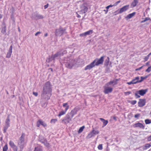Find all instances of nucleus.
Segmentation results:
<instances>
[{
    "label": "nucleus",
    "mask_w": 151,
    "mask_h": 151,
    "mask_svg": "<svg viewBox=\"0 0 151 151\" xmlns=\"http://www.w3.org/2000/svg\"><path fill=\"white\" fill-rule=\"evenodd\" d=\"M11 17L12 20L14 22H15V19L14 14H11Z\"/></svg>",
    "instance_id": "de8ad7c7"
},
{
    "label": "nucleus",
    "mask_w": 151,
    "mask_h": 151,
    "mask_svg": "<svg viewBox=\"0 0 151 151\" xmlns=\"http://www.w3.org/2000/svg\"><path fill=\"white\" fill-rule=\"evenodd\" d=\"M93 32V30H90L83 33L80 34V37H85L87 35H89L92 34Z\"/></svg>",
    "instance_id": "6ab92c4d"
},
{
    "label": "nucleus",
    "mask_w": 151,
    "mask_h": 151,
    "mask_svg": "<svg viewBox=\"0 0 151 151\" xmlns=\"http://www.w3.org/2000/svg\"><path fill=\"white\" fill-rule=\"evenodd\" d=\"M151 70V67H149L148 68L145 70V72L148 73H149Z\"/></svg>",
    "instance_id": "09e8293b"
},
{
    "label": "nucleus",
    "mask_w": 151,
    "mask_h": 151,
    "mask_svg": "<svg viewBox=\"0 0 151 151\" xmlns=\"http://www.w3.org/2000/svg\"><path fill=\"white\" fill-rule=\"evenodd\" d=\"M39 141L46 147H49V144L47 142V140L43 137L40 136L39 137Z\"/></svg>",
    "instance_id": "f8f14e48"
},
{
    "label": "nucleus",
    "mask_w": 151,
    "mask_h": 151,
    "mask_svg": "<svg viewBox=\"0 0 151 151\" xmlns=\"http://www.w3.org/2000/svg\"><path fill=\"white\" fill-rule=\"evenodd\" d=\"M55 59L54 58L52 55L51 56H49V57L47 59L46 61V62L49 63L52 61H53L54 63L55 62Z\"/></svg>",
    "instance_id": "5701e85b"
},
{
    "label": "nucleus",
    "mask_w": 151,
    "mask_h": 151,
    "mask_svg": "<svg viewBox=\"0 0 151 151\" xmlns=\"http://www.w3.org/2000/svg\"><path fill=\"white\" fill-rule=\"evenodd\" d=\"M51 96V93H50L47 92L42 91L41 95V99L46 100H48L50 98Z\"/></svg>",
    "instance_id": "0eeeda50"
},
{
    "label": "nucleus",
    "mask_w": 151,
    "mask_h": 151,
    "mask_svg": "<svg viewBox=\"0 0 151 151\" xmlns=\"http://www.w3.org/2000/svg\"><path fill=\"white\" fill-rule=\"evenodd\" d=\"M141 79L139 80H138L139 83L142 82L144 80H145L144 77L141 76L140 77Z\"/></svg>",
    "instance_id": "3c124183"
},
{
    "label": "nucleus",
    "mask_w": 151,
    "mask_h": 151,
    "mask_svg": "<svg viewBox=\"0 0 151 151\" xmlns=\"http://www.w3.org/2000/svg\"><path fill=\"white\" fill-rule=\"evenodd\" d=\"M3 24L4 25V27L2 28L1 32L3 34H4L6 33V26L4 23H3Z\"/></svg>",
    "instance_id": "7c9ffc66"
},
{
    "label": "nucleus",
    "mask_w": 151,
    "mask_h": 151,
    "mask_svg": "<svg viewBox=\"0 0 151 151\" xmlns=\"http://www.w3.org/2000/svg\"><path fill=\"white\" fill-rule=\"evenodd\" d=\"M127 83L128 84V85H131L132 84H133V82H132V81H131L130 82H128Z\"/></svg>",
    "instance_id": "4d7b16f0"
},
{
    "label": "nucleus",
    "mask_w": 151,
    "mask_h": 151,
    "mask_svg": "<svg viewBox=\"0 0 151 151\" xmlns=\"http://www.w3.org/2000/svg\"><path fill=\"white\" fill-rule=\"evenodd\" d=\"M85 128V126H83L82 127H81L78 131V133H81L82 131H83V130L84 129V128Z\"/></svg>",
    "instance_id": "ea45409f"
},
{
    "label": "nucleus",
    "mask_w": 151,
    "mask_h": 151,
    "mask_svg": "<svg viewBox=\"0 0 151 151\" xmlns=\"http://www.w3.org/2000/svg\"><path fill=\"white\" fill-rule=\"evenodd\" d=\"M34 151H42V150L41 147H37L35 148Z\"/></svg>",
    "instance_id": "58836bf2"
},
{
    "label": "nucleus",
    "mask_w": 151,
    "mask_h": 151,
    "mask_svg": "<svg viewBox=\"0 0 151 151\" xmlns=\"http://www.w3.org/2000/svg\"><path fill=\"white\" fill-rule=\"evenodd\" d=\"M129 8V4L124 6L121 8L118 12V14H121L122 12H124Z\"/></svg>",
    "instance_id": "2eb2a0df"
},
{
    "label": "nucleus",
    "mask_w": 151,
    "mask_h": 151,
    "mask_svg": "<svg viewBox=\"0 0 151 151\" xmlns=\"http://www.w3.org/2000/svg\"><path fill=\"white\" fill-rule=\"evenodd\" d=\"M119 81L118 79H116L113 81H110L107 83L110 85H112L113 86L116 85L117 84V81Z\"/></svg>",
    "instance_id": "b1692460"
},
{
    "label": "nucleus",
    "mask_w": 151,
    "mask_h": 151,
    "mask_svg": "<svg viewBox=\"0 0 151 151\" xmlns=\"http://www.w3.org/2000/svg\"><path fill=\"white\" fill-rule=\"evenodd\" d=\"M139 94L141 96H144L148 91V89H141L138 91Z\"/></svg>",
    "instance_id": "412c9836"
},
{
    "label": "nucleus",
    "mask_w": 151,
    "mask_h": 151,
    "mask_svg": "<svg viewBox=\"0 0 151 151\" xmlns=\"http://www.w3.org/2000/svg\"><path fill=\"white\" fill-rule=\"evenodd\" d=\"M55 59H58L60 57L63 56L62 51H60L57 52L54 55H52Z\"/></svg>",
    "instance_id": "f3484780"
},
{
    "label": "nucleus",
    "mask_w": 151,
    "mask_h": 151,
    "mask_svg": "<svg viewBox=\"0 0 151 151\" xmlns=\"http://www.w3.org/2000/svg\"><path fill=\"white\" fill-rule=\"evenodd\" d=\"M88 9V8L86 6L82 4L81 6V10L78 12L80 14H83L86 13L87 12Z\"/></svg>",
    "instance_id": "1a4fd4ad"
},
{
    "label": "nucleus",
    "mask_w": 151,
    "mask_h": 151,
    "mask_svg": "<svg viewBox=\"0 0 151 151\" xmlns=\"http://www.w3.org/2000/svg\"><path fill=\"white\" fill-rule=\"evenodd\" d=\"M15 11L14 8L12 7L10 9V13L11 14H14Z\"/></svg>",
    "instance_id": "e433bc0d"
},
{
    "label": "nucleus",
    "mask_w": 151,
    "mask_h": 151,
    "mask_svg": "<svg viewBox=\"0 0 151 151\" xmlns=\"http://www.w3.org/2000/svg\"><path fill=\"white\" fill-rule=\"evenodd\" d=\"M63 106L65 108V110L67 111L69 108V106L68 103H64L63 104Z\"/></svg>",
    "instance_id": "c756f323"
},
{
    "label": "nucleus",
    "mask_w": 151,
    "mask_h": 151,
    "mask_svg": "<svg viewBox=\"0 0 151 151\" xmlns=\"http://www.w3.org/2000/svg\"><path fill=\"white\" fill-rule=\"evenodd\" d=\"M149 58L147 56H145L144 58V59L145 60L144 61L145 62L147 61L148 59Z\"/></svg>",
    "instance_id": "5fc2aeb1"
},
{
    "label": "nucleus",
    "mask_w": 151,
    "mask_h": 151,
    "mask_svg": "<svg viewBox=\"0 0 151 151\" xmlns=\"http://www.w3.org/2000/svg\"><path fill=\"white\" fill-rule=\"evenodd\" d=\"M131 92L130 91H127L124 92V94L125 96H127L131 94Z\"/></svg>",
    "instance_id": "864d4df0"
},
{
    "label": "nucleus",
    "mask_w": 151,
    "mask_h": 151,
    "mask_svg": "<svg viewBox=\"0 0 151 151\" xmlns=\"http://www.w3.org/2000/svg\"><path fill=\"white\" fill-rule=\"evenodd\" d=\"M79 110V109L78 108L76 107L71 110L70 112L68 114L73 118L74 116L77 114Z\"/></svg>",
    "instance_id": "9b49d317"
},
{
    "label": "nucleus",
    "mask_w": 151,
    "mask_h": 151,
    "mask_svg": "<svg viewBox=\"0 0 151 151\" xmlns=\"http://www.w3.org/2000/svg\"><path fill=\"white\" fill-rule=\"evenodd\" d=\"M143 66H142L139 68L137 69H136V70H140V69H141L143 67Z\"/></svg>",
    "instance_id": "052dcab7"
},
{
    "label": "nucleus",
    "mask_w": 151,
    "mask_h": 151,
    "mask_svg": "<svg viewBox=\"0 0 151 151\" xmlns=\"http://www.w3.org/2000/svg\"><path fill=\"white\" fill-rule=\"evenodd\" d=\"M52 91L50 83L49 81L47 82L43 87L42 91L51 93Z\"/></svg>",
    "instance_id": "20e7f679"
},
{
    "label": "nucleus",
    "mask_w": 151,
    "mask_h": 151,
    "mask_svg": "<svg viewBox=\"0 0 151 151\" xmlns=\"http://www.w3.org/2000/svg\"><path fill=\"white\" fill-rule=\"evenodd\" d=\"M10 126V119L9 115H8L5 122V125L3 128V132L4 133H5L6 132L7 129Z\"/></svg>",
    "instance_id": "39448f33"
},
{
    "label": "nucleus",
    "mask_w": 151,
    "mask_h": 151,
    "mask_svg": "<svg viewBox=\"0 0 151 151\" xmlns=\"http://www.w3.org/2000/svg\"><path fill=\"white\" fill-rule=\"evenodd\" d=\"M93 132L92 130L91 132L88 134L87 137V138H90L91 137L94 136Z\"/></svg>",
    "instance_id": "72a5a7b5"
},
{
    "label": "nucleus",
    "mask_w": 151,
    "mask_h": 151,
    "mask_svg": "<svg viewBox=\"0 0 151 151\" xmlns=\"http://www.w3.org/2000/svg\"><path fill=\"white\" fill-rule=\"evenodd\" d=\"M146 21H148V23H147V24L151 23V19H150L148 17H146L144 19V20L141 21V23H143L145 22Z\"/></svg>",
    "instance_id": "bb28decb"
},
{
    "label": "nucleus",
    "mask_w": 151,
    "mask_h": 151,
    "mask_svg": "<svg viewBox=\"0 0 151 151\" xmlns=\"http://www.w3.org/2000/svg\"><path fill=\"white\" fill-rule=\"evenodd\" d=\"M57 121V119H51L50 121V123H54L55 124Z\"/></svg>",
    "instance_id": "c03bdc74"
},
{
    "label": "nucleus",
    "mask_w": 151,
    "mask_h": 151,
    "mask_svg": "<svg viewBox=\"0 0 151 151\" xmlns=\"http://www.w3.org/2000/svg\"><path fill=\"white\" fill-rule=\"evenodd\" d=\"M138 0H133V1L131 3L130 6L131 8H133L138 3Z\"/></svg>",
    "instance_id": "4be33fe9"
},
{
    "label": "nucleus",
    "mask_w": 151,
    "mask_h": 151,
    "mask_svg": "<svg viewBox=\"0 0 151 151\" xmlns=\"http://www.w3.org/2000/svg\"><path fill=\"white\" fill-rule=\"evenodd\" d=\"M41 33L40 32H38L35 34V36H37L38 34H40Z\"/></svg>",
    "instance_id": "680f3d73"
},
{
    "label": "nucleus",
    "mask_w": 151,
    "mask_h": 151,
    "mask_svg": "<svg viewBox=\"0 0 151 151\" xmlns=\"http://www.w3.org/2000/svg\"><path fill=\"white\" fill-rule=\"evenodd\" d=\"M47 104V103H46V104L44 103L43 104H42V106L43 107L44 106V107H45L46 106Z\"/></svg>",
    "instance_id": "338daca9"
},
{
    "label": "nucleus",
    "mask_w": 151,
    "mask_h": 151,
    "mask_svg": "<svg viewBox=\"0 0 151 151\" xmlns=\"http://www.w3.org/2000/svg\"><path fill=\"white\" fill-rule=\"evenodd\" d=\"M76 13V14H77V17L78 18H80V17H81V16L79 14H78L77 13Z\"/></svg>",
    "instance_id": "774afa93"
},
{
    "label": "nucleus",
    "mask_w": 151,
    "mask_h": 151,
    "mask_svg": "<svg viewBox=\"0 0 151 151\" xmlns=\"http://www.w3.org/2000/svg\"><path fill=\"white\" fill-rule=\"evenodd\" d=\"M109 57H107V58L105 60V65L107 66L109 64Z\"/></svg>",
    "instance_id": "4c0bfd02"
},
{
    "label": "nucleus",
    "mask_w": 151,
    "mask_h": 151,
    "mask_svg": "<svg viewBox=\"0 0 151 151\" xmlns=\"http://www.w3.org/2000/svg\"><path fill=\"white\" fill-rule=\"evenodd\" d=\"M112 118L115 121H117L116 117L115 116H113Z\"/></svg>",
    "instance_id": "e2e57ef3"
},
{
    "label": "nucleus",
    "mask_w": 151,
    "mask_h": 151,
    "mask_svg": "<svg viewBox=\"0 0 151 151\" xmlns=\"http://www.w3.org/2000/svg\"><path fill=\"white\" fill-rule=\"evenodd\" d=\"M139 76L136 77L134 79H133L132 81L133 83V84H136L137 83H138V80H139Z\"/></svg>",
    "instance_id": "cd10ccee"
},
{
    "label": "nucleus",
    "mask_w": 151,
    "mask_h": 151,
    "mask_svg": "<svg viewBox=\"0 0 151 151\" xmlns=\"http://www.w3.org/2000/svg\"><path fill=\"white\" fill-rule=\"evenodd\" d=\"M49 4H47L46 5H45L44 6V8L45 9H46L47 8Z\"/></svg>",
    "instance_id": "bf43d9fd"
},
{
    "label": "nucleus",
    "mask_w": 151,
    "mask_h": 151,
    "mask_svg": "<svg viewBox=\"0 0 151 151\" xmlns=\"http://www.w3.org/2000/svg\"><path fill=\"white\" fill-rule=\"evenodd\" d=\"M99 119L101 120L103 123L102 127H105L108 124V122L107 120H105L102 118H100Z\"/></svg>",
    "instance_id": "a878e982"
},
{
    "label": "nucleus",
    "mask_w": 151,
    "mask_h": 151,
    "mask_svg": "<svg viewBox=\"0 0 151 151\" xmlns=\"http://www.w3.org/2000/svg\"><path fill=\"white\" fill-rule=\"evenodd\" d=\"M33 94L34 95L36 96H37L38 95V93L37 92H33Z\"/></svg>",
    "instance_id": "6e6d98bb"
},
{
    "label": "nucleus",
    "mask_w": 151,
    "mask_h": 151,
    "mask_svg": "<svg viewBox=\"0 0 151 151\" xmlns=\"http://www.w3.org/2000/svg\"><path fill=\"white\" fill-rule=\"evenodd\" d=\"M98 148L99 150H102L103 149L102 144L99 145L98 147Z\"/></svg>",
    "instance_id": "49530a36"
},
{
    "label": "nucleus",
    "mask_w": 151,
    "mask_h": 151,
    "mask_svg": "<svg viewBox=\"0 0 151 151\" xmlns=\"http://www.w3.org/2000/svg\"><path fill=\"white\" fill-rule=\"evenodd\" d=\"M137 102V101L136 100H132L131 101L130 103L133 105H134Z\"/></svg>",
    "instance_id": "a18cd8bd"
},
{
    "label": "nucleus",
    "mask_w": 151,
    "mask_h": 151,
    "mask_svg": "<svg viewBox=\"0 0 151 151\" xmlns=\"http://www.w3.org/2000/svg\"><path fill=\"white\" fill-rule=\"evenodd\" d=\"M96 60H94L90 64L86 66L84 70H90L93 68L96 65H95Z\"/></svg>",
    "instance_id": "ddd939ff"
},
{
    "label": "nucleus",
    "mask_w": 151,
    "mask_h": 151,
    "mask_svg": "<svg viewBox=\"0 0 151 151\" xmlns=\"http://www.w3.org/2000/svg\"><path fill=\"white\" fill-rule=\"evenodd\" d=\"M104 57L102 56L99 59H98L96 58L94 60H96L95 65L96 66H98L100 64H103L104 60Z\"/></svg>",
    "instance_id": "9d476101"
},
{
    "label": "nucleus",
    "mask_w": 151,
    "mask_h": 151,
    "mask_svg": "<svg viewBox=\"0 0 151 151\" xmlns=\"http://www.w3.org/2000/svg\"><path fill=\"white\" fill-rule=\"evenodd\" d=\"M12 45H11L8 51L6 56V57L7 58H9L11 57L12 53Z\"/></svg>",
    "instance_id": "aec40b11"
},
{
    "label": "nucleus",
    "mask_w": 151,
    "mask_h": 151,
    "mask_svg": "<svg viewBox=\"0 0 151 151\" xmlns=\"http://www.w3.org/2000/svg\"><path fill=\"white\" fill-rule=\"evenodd\" d=\"M35 16L38 19H41L43 18V17L41 15L37 13H35Z\"/></svg>",
    "instance_id": "473e14b6"
},
{
    "label": "nucleus",
    "mask_w": 151,
    "mask_h": 151,
    "mask_svg": "<svg viewBox=\"0 0 151 151\" xmlns=\"http://www.w3.org/2000/svg\"><path fill=\"white\" fill-rule=\"evenodd\" d=\"M9 144L11 147L13 149L14 151H19V150L18 151L17 150V146L12 141H10Z\"/></svg>",
    "instance_id": "dca6fc26"
},
{
    "label": "nucleus",
    "mask_w": 151,
    "mask_h": 151,
    "mask_svg": "<svg viewBox=\"0 0 151 151\" xmlns=\"http://www.w3.org/2000/svg\"><path fill=\"white\" fill-rule=\"evenodd\" d=\"M72 118L67 114L62 120V123L67 124L72 121Z\"/></svg>",
    "instance_id": "6e6552de"
},
{
    "label": "nucleus",
    "mask_w": 151,
    "mask_h": 151,
    "mask_svg": "<svg viewBox=\"0 0 151 151\" xmlns=\"http://www.w3.org/2000/svg\"><path fill=\"white\" fill-rule=\"evenodd\" d=\"M67 29L66 27H62L60 26L59 29L55 30V35L56 36L60 37L64 34H67V33L66 31Z\"/></svg>",
    "instance_id": "f03ea898"
},
{
    "label": "nucleus",
    "mask_w": 151,
    "mask_h": 151,
    "mask_svg": "<svg viewBox=\"0 0 151 151\" xmlns=\"http://www.w3.org/2000/svg\"><path fill=\"white\" fill-rule=\"evenodd\" d=\"M25 134L24 133H22L21 136L19 138L17 145L20 148L19 151H22L24 147L26 145L27 142L25 139Z\"/></svg>",
    "instance_id": "f257e3e1"
},
{
    "label": "nucleus",
    "mask_w": 151,
    "mask_h": 151,
    "mask_svg": "<svg viewBox=\"0 0 151 151\" xmlns=\"http://www.w3.org/2000/svg\"><path fill=\"white\" fill-rule=\"evenodd\" d=\"M133 127L134 128L139 127L140 128L144 129L145 128V126L144 125L141 123L138 122L134 124L133 125Z\"/></svg>",
    "instance_id": "a211bd4d"
},
{
    "label": "nucleus",
    "mask_w": 151,
    "mask_h": 151,
    "mask_svg": "<svg viewBox=\"0 0 151 151\" xmlns=\"http://www.w3.org/2000/svg\"><path fill=\"white\" fill-rule=\"evenodd\" d=\"M136 14L135 12H133L132 13L128 14L126 17L127 19H129L132 17Z\"/></svg>",
    "instance_id": "c85d7f7f"
},
{
    "label": "nucleus",
    "mask_w": 151,
    "mask_h": 151,
    "mask_svg": "<svg viewBox=\"0 0 151 151\" xmlns=\"http://www.w3.org/2000/svg\"><path fill=\"white\" fill-rule=\"evenodd\" d=\"M8 149V146L7 145H5L3 148V151H7Z\"/></svg>",
    "instance_id": "37998d69"
},
{
    "label": "nucleus",
    "mask_w": 151,
    "mask_h": 151,
    "mask_svg": "<svg viewBox=\"0 0 151 151\" xmlns=\"http://www.w3.org/2000/svg\"><path fill=\"white\" fill-rule=\"evenodd\" d=\"M109 85L107 83H106L104 86V92L105 94L111 93L113 91V88L111 87H109Z\"/></svg>",
    "instance_id": "423d86ee"
},
{
    "label": "nucleus",
    "mask_w": 151,
    "mask_h": 151,
    "mask_svg": "<svg viewBox=\"0 0 151 151\" xmlns=\"http://www.w3.org/2000/svg\"><path fill=\"white\" fill-rule=\"evenodd\" d=\"M116 5V4L115 5V4H114V5H112L111 4H110L107 6L106 7V8L107 9H109L110 8V7H112L113 6H115Z\"/></svg>",
    "instance_id": "8fccbe9b"
},
{
    "label": "nucleus",
    "mask_w": 151,
    "mask_h": 151,
    "mask_svg": "<svg viewBox=\"0 0 151 151\" xmlns=\"http://www.w3.org/2000/svg\"><path fill=\"white\" fill-rule=\"evenodd\" d=\"M151 145L149 143L146 144L145 145L140 147L138 149H140L141 148H142L143 150H147V149L150 148L151 147Z\"/></svg>",
    "instance_id": "393cba45"
},
{
    "label": "nucleus",
    "mask_w": 151,
    "mask_h": 151,
    "mask_svg": "<svg viewBox=\"0 0 151 151\" xmlns=\"http://www.w3.org/2000/svg\"><path fill=\"white\" fill-rule=\"evenodd\" d=\"M146 103L145 99H139L138 103V106L139 107H142L145 105Z\"/></svg>",
    "instance_id": "4468645a"
},
{
    "label": "nucleus",
    "mask_w": 151,
    "mask_h": 151,
    "mask_svg": "<svg viewBox=\"0 0 151 151\" xmlns=\"http://www.w3.org/2000/svg\"><path fill=\"white\" fill-rule=\"evenodd\" d=\"M92 131L94 136L99 133V131L98 130H95L93 129L92 130Z\"/></svg>",
    "instance_id": "a19ab883"
},
{
    "label": "nucleus",
    "mask_w": 151,
    "mask_h": 151,
    "mask_svg": "<svg viewBox=\"0 0 151 151\" xmlns=\"http://www.w3.org/2000/svg\"><path fill=\"white\" fill-rule=\"evenodd\" d=\"M145 122L146 124H149L151 123V120L149 119H146L145 120Z\"/></svg>",
    "instance_id": "79ce46f5"
},
{
    "label": "nucleus",
    "mask_w": 151,
    "mask_h": 151,
    "mask_svg": "<svg viewBox=\"0 0 151 151\" xmlns=\"http://www.w3.org/2000/svg\"><path fill=\"white\" fill-rule=\"evenodd\" d=\"M40 124L38 122V121H37V127H39L40 126Z\"/></svg>",
    "instance_id": "0e129e2a"
},
{
    "label": "nucleus",
    "mask_w": 151,
    "mask_h": 151,
    "mask_svg": "<svg viewBox=\"0 0 151 151\" xmlns=\"http://www.w3.org/2000/svg\"><path fill=\"white\" fill-rule=\"evenodd\" d=\"M67 52V51L66 50H65L63 51V52H62V53H63V55L64 54H66Z\"/></svg>",
    "instance_id": "69168bd1"
},
{
    "label": "nucleus",
    "mask_w": 151,
    "mask_h": 151,
    "mask_svg": "<svg viewBox=\"0 0 151 151\" xmlns=\"http://www.w3.org/2000/svg\"><path fill=\"white\" fill-rule=\"evenodd\" d=\"M67 111H65V110L64 111H62L60 112L59 114L58 115V116L59 117H60L61 116L65 114Z\"/></svg>",
    "instance_id": "f704fd0d"
},
{
    "label": "nucleus",
    "mask_w": 151,
    "mask_h": 151,
    "mask_svg": "<svg viewBox=\"0 0 151 151\" xmlns=\"http://www.w3.org/2000/svg\"><path fill=\"white\" fill-rule=\"evenodd\" d=\"M38 122H39L41 125L43 126L44 127H46L47 126V124L44 122L42 121L41 120H39Z\"/></svg>",
    "instance_id": "2f4dec72"
},
{
    "label": "nucleus",
    "mask_w": 151,
    "mask_h": 151,
    "mask_svg": "<svg viewBox=\"0 0 151 151\" xmlns=\"http://www.w3.org/2000/svg\"><path fill=\"white\" fill-rule=\"evenodd\" d=\"M65 66L69 69H71L75 64V61L73 59L68 58L66 62L65 61Z\"/></svg>",
    "instance_id": "7ed1b4c3"
},
{
    "label": "nucleus",
    "mask_w": 151,
    "mask_h": 151,
    "mask_svg": "<svg viewBox=\"0 0 151 151\" xmlns=\"http://www.w3.org/2000/svg\"><path fill=\"white\" fill-rule=\"evenodd\" d=\"M147 140L149 141H151V135L147 138Z\"/></svg>",
    "instance_id": "13d9d810"
},
{
    "label": "nucleus",
    "mask_w": 151,
    "mask_h": 151,
    "mask_svg": "<svg viewBox=\"0 0 151 151\" xmlns=\"http://www.w3.org/2000/svg\"><path fill=\"white\" fill-rule=\"evenodd\" d=\"M140 114H137L135 115L134 117L136 119H138L139 117L140 116Z\"/></svg>",
    "instance_id": "603ef678"
},
{
    "label": "nucleus",
    "mask_w": 151,
    "mask_h": 151,
    "mask_svg": "<svg viewBox=\"0 0 151 151\" xmlns=\"http://www.w3.org/2000/svg\"><path fill=\"white\" fill-rule=\"evenodd\" d=\"M139 93H138V91H137L136 92L134 93V96L137 99L138 98H139L140 97V96L139 95Z\"/></svg>",
    "instance_id": "c9c22d12"
}]
</instances>
